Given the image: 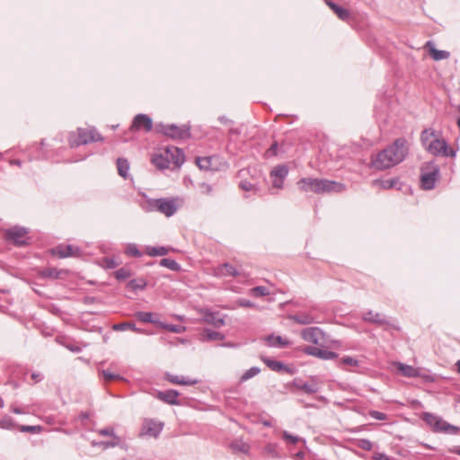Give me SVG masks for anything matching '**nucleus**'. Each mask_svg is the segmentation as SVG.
<instances>
[{"label": "nucleus", "instance_id": "obj_36", "mask_svg": "<svg viewBox=\"0 0 460 460\" xmlns=\"http://www.w3.org/2000/svg\"><path fill=\"white\" fill-rule=\"evenodd\" d=\"M137 318L141 321V322H144V323H156L154 319H153V314L151 313H148V312H138L137 314H136Z\"/></svg>", "mask_w": 460, "mask_h": 460}, {"label": "nucleus", "instance_id": "obj_17", "mask_svg": "<svg viewBox=\"0 0 460 460\" xmlns=\"http://www.w3.org/2000/svg\"><path fill=\"white\" fill-rule=\"evenodd\" d=\"M200 313L202 314V320L205 323L212 324L215 327H219L224 324V319L218 313H210L206 310H201Z\"/></svg>", "mask_w": 460, "mask_h": 460}, {"label": "nucleus", "instance_id": "obj_40", "mask_svg": "<svg viewBox=\"0 0 460 460\" xmlns=\"http://www.w3.org/2000/svg\"><path fill=\"white\" fill-rule=\"evenodd\" d=\"M259 373V369L257 368H251L248 371H246L243 376H242V380H248L249 378L256 376Z\"/></svg>", "mask_w": 460, "mask_h": 460}, {"label": "nucleus", "instance_id": "obj_16", "mask_svg": "<svg viewBox=\"0 0 460 460\" xmlns=\"http://www.w3.org/2000/svg\"><path fill=\"white\" fill-rule=\"evenodd\" d=\"M425 48L429 50L431 58L436 61L447 59L450 57V53L448 51L437 49L435 48V44L430 40L426 43Z\"/></svg>", "mask_w": 460, "mask_h": 460}, {"label": "nucleus", "instance_id": "obj_15", "mask_svg": "<svg viewBox=\"0 0 460 460\" xmlns=\"http://www.w3.org/2000/svg\"><path fill=\"white\" fill-rule=\"evenodd\" d=\"M398 373L406 377H416L420 376V369L400 362L394 364Z\"/></svg>", "mask_w": 460, "mask_h": 460}, {"label": "nucleus", "instance_id": "obj_47", "mask_svg": "<svg viewBox=\"0 0 460 460\" xmlns=\"http://www.w3.org/2000/svg\"><path fill=\"white\" fill-rule=\"evenodd\" d=\"M302 389L307 394H314L317 392V388L314 385H304Z\"/></svg>", "mask_w": 460, "mask_h": 460}, {"label": "nucleus", "instance_id": "obj_31", "mask_svg": "<svg viewBox=\"0 0 460 460\" xmlns=\"http://www.w3.org/2000/svg\"><path fill=\"white\" fill-rule=\"evenodd\" d=\"M168 249L160 246V247H147L146 253L150 256H164L167 254Z\"/></svg>", "mask_w": 460, "mask_h": 460}, {"label": "nucleus", "instance_id": "obj_28", "mask_svg": "<svg viewBox=\"0 0 460 460\" xmlns=\"http://www.w3.org/2000/svg\"><path fill=\"white\" fill-rule=\"evenodd\" d=\"M290 319L299 324H310L314 322V317L308 314L292 315Z\"/></svg>", "mask_w": 460, "mask_h": 460}, {"label": "nucleus", "instance_id": "obj_33", "mask_svg": "<svg viewBox=\"0 0 460 460\" xmlns=\"http://www.w3.org/2000/svg\"><path fill=\"white\" fill-rule=\"evenodd\" d=\"M364 320L371 322V323H382L384 322L382 316L379 314L373 313V312H368V313L365 314Z\"/></svg>", "mask_w": 460, "mask_h": 460}, {"label": "nucleus", "instance_id": "obj_51", "mask_svg": "<svg viewBox=\"0 0 460 460\" xmlns=\"http://www.w3.org/2000/svg\"><path fill=\"white\" fill-rule=\"evenodd\" d=\"M284 180H279V178H274L272 181V185L274 188L282 189L283 188Z\"/></svg>", "mask_w": 460, "mask_h": 460}, {"label": "nucleus", "instance_id": "obj_27", "mask_svg": "<svg viewBox=\"0 0 460 460\" xmlns=\"http://www.w3.org/2000/svg\"><path fill=\"white\" fill-rule=\"evenodd\" d=\"M117 168L119 174L126 179L129 171V164L128 160L124 158H118Z\"/></svg>", "mask_w": 460, "mask_h": 460}, {"label": "nucleus", "instance_id": "obj_14", "mask_svg": "<svg viewBox=\"0 0 460 460\" xmlns=\"http://www.w3.org/2000/svg\"><path fill=\"white\" fill-rule=\"evenodd\" d=\"M79 250L75 248L73 245H58L52 249V254L58 256L59 258H66L69 256H74L75 253H78Z\"/></svg>", "mask_w": 460, "mask_h": 460}, {"label": "nucleus", "instance_id": "obj_63", "mask_svg": "<svg viewBox=\"0 0 460 460\" xmlns=\"http://www.w3.org/2000/svg\"><path fill=\"white\" fill-rule=\"evenodd\" d=\"M13 412H15V413H17V414H20V413H21V411H20V410H18V409H14V410H13Z\"/></svg>", "mask_w": 460, "mask_h": 460}, {"label": "nucleus", "instance_id": "obj_8", "mask_svg": "<svg viewBox=\"0 0 460 460\" xmlns=\"http://www.w3.org/2000/svg\"><path fill=\"white\" fill-rule=\"evenodd\" d=\"M153 128L152 119L146 114H137L133 119L132 124L129 128L130 132L144 130L150 132Z\"/></svg>", "mask_w": 460, "mask_h": 460}, {"label": "nucleus", "instance_id": "obj_30", "mask_svg": "<svg viewBox=\"0 0 460 460\" xmlns=\"http://www.w3.org/2000/svg\"><path fill=\"white\" fill-rule=\"evenodd\" d=\"M262 360L273 371L280 372L283 370H287V367H285L279 361L272 360L270 358H263Z\"/></svg>", "mask_w": 460, "mask_h": 460}, {"label": "nucleus", "instance_id": "obj_21", "mask_svg": "<svg viewBox=\"0 0 460 460\" xmlns=\"http://www.w3.org/2000/svg\"><path fill=\"white\" fill-rule=\"evenodd\" d=\"M171 163L176 166L181 165L185 161V155L183 152L174 146L168 147Z\"/></svg>", "mask_w": 460, "mask_h": 460}, {"label": "nucleus", "instance_id": "obj_7", "mask_svg": "<svg viewBox=\"0 0 460 460\" xmlns=\"http://www.w3.org/2000/svg\"><path fill=\"white\" fill-rule=\"evenodd\" d=\"M161 132L173 139H185L190 137V127H178L174 124L160 125Z\"/></svg>", "mask_w": 460, "mask_h": 460}, {"label": "nucleus", "instance_id": "obj_22", "mask_svg": "<svg viewBox=\"0 0 460 460\" xmlns=\"http://www.w3.org/2000/svg\"><path fill=\"white\" fill-rule=\"evenodd\" d=\"M179 393L175 390H167L165 392H158L156 397L169 404H178L177 397Z\"/></svg>", "mask_w": 460, "mask_h": 460}, {"label": "nucleus", "instance_id": "obj_38", "mask_svg": "<svg viewBox=\"0 0 460 460\" xmlns=\"http://www.w3.org/2000/svg\"><path fill=\"white\" fill-rule=\"evenodd\" d=\"M197 164L201 169H208L210 165V158L208 157H203V158H197Z\"/></svg>", "mask_w": 460, "mask_h": 460}, {"label": "nucleus", "instance_id": "obj_43", "mask_svg": "<svg viewBox=\"0 0 460 460\" xmlns=\"http://www.w3.org/2000/svg\"><path fill=\"white\" fill-rule=\"evenodd\" d=\"M370 416L374 419L379 420H386V415L383 412L377 411H372L369 412Z\"/></svg>", "mask_w": 460, "mask_h": 460}, {"label": "nucleus", "instance_id": "obj_61", "mask_svg": "<svg viewBox=\"0 0 460 460\" xmlns=\"http://www.w3.org/2000/svg\"><path fill=\"white\" fill-rule=\"evenodd\" d=\"M457 372L460 373V359L456 362Z\"/></svg>", "mask_w": 460, "mask_h": 460}, {"label": "nucleus", "instance_id": "obj_64", "mask_svg": "<svg viewBox=\"0 0 460 460\" xmlns=\"http://www.w3.org/2000/svg\"><path fill=\"white\" fill-rule=\"evenodd\" d=\"M456 453L460 455V447L458 449L456 450Z\"/></svg>", "mask_w": 460, "mask_h": 460}, {"label": "nucleus", "instance_id": "obj_32", "mask_svg": "<svg viewBox=\"0 0 460 460\" xmlns=\"http://www.w3.org/2000/svg\"><path fill=\"white\" fill-rule=\"evenodd\" d=\"M160 265L165 268H168L172 270H180V265L172 259L164 258L160 261Z\"/></svg>", "mask_w": 460, "mask_h": 460}, {"label": "nucleus", "instance_id": "obj_35", "mask_svg": "<svg viewBox=\"0 0 460 460\" xmlns=\"http://www.w3.org/2000/svg\"><path fill=\"white\" fill-rule=\"evenodd\" d=\"M114 274L115 278L119 280H125L131 276L130 270L127 268H120Z\"/></svg>", "mask_w": 460, "mask_h": 460}, {"label": "nucleus", "instance_id": "obj_55", "mask_svg": "<svg viewBox=\"0 0 460 460\" xmlns=\"http://www.w3.org/2000/svg\"><path fill=\"white\" fill-rule=\"evenodd\" d=\"M128 252L131 255H134V256H140L141 255L140 252L138 251V249L137 247H130L128 249Z\"/></svg>", "mask_w": 460, "mask_h": 460}, {"label": "nucleus", "instance_id": "obj_62", "mask_svg": "<svg viewBox=\"0 0 460 460\" xmlns=\"http://www.w3.org/2000/svg\"><path fill=\"white\" fill-rule=\"evenodd\" d=\"M242 305H246V306H251L252 305V304L249 303V302H242Z\"/></svg>", "mask_w": 460, "mask_h": 460}, {"label": "nucleus", "instance_id": "obj_58", "mask_svg": "<svg viewBox=\"0 0 460 460\" xmlns=\"http://www.w3.org/2000/svg\"><path fill=\"white\" fill-rule=\"evenodd\" d=\"M43 276L44 277H54L53 270H49L44 271L43 272Z\"/></svg>", "mask_w": 460, "mask_h": 460}, {"label": "nucleus", "instance_id": "obj_5", "mask_svg": "<svg viewBox=\"0 0 460 460\" xmlns=\"http://www.w3.org/2000/svg\"><path fill=\"white\" fill-rule=\"evenodd\" d=\"M421 419L429 425L430 429L436 433H446V434H456L459 431V428L454 426L441 417L429 412H423Z\"/></svg>", "mask_w": 460, "mask_h": 460}, {"label": "nucleus", "instance_id": "obj_46", "mask_svg": "<svg viewBox=\"0 0 460 460\" xmlns=\"http://www.w3.org/2000/svg\"><path fill=\"white\" fill-rule=\"evenodd\" d=\"M103 263H104L105 267L108 269H114L118 266L115 260L111 259V258L104 259Z\"/></svg>", "mask_w": 460, "mask_h": 460}, {"label": "nucleus", "instance_id": "obj_41", "mask_svg": "<svg viewBox=\"0 0 460 460\" xmlns=\"http://www.w3.org/2000/svg\"><path fill=\"white\" fill-rule=\"evenodd\" d=\"M239 186L245 191L254 190V185L248 181H242Z\"/></svg>", "mask_w": 460, "mask_h": 460}, {"label": "nucleus", "instance_id": "obj_4", "mask_svg": "<svg viewBox=\"0 0 460 460\" xmlns=\"http://www.w3.org/2000/svg\"><path fill=\"white\" fill-rule=\"evenodd\" d=\"M102 140V136L94 128H78L76 131L71 132L68 137L69 145L72 147Z\"/></svg>", "mask_w": 460, "mask_h": 460}, {"label": "nucleus", "instance_id": "obj_13", "mask_svg": "<svg viewBox=\"0 0 460 460\" xmlns=\"http://www.w3.org/2000/svg\"><path fill=\"white\" fill-rule=\"evenodd\" d=\"M153 164L159 169L169 168L171 164L169 148L164 149L163 153L155 154L152 158Z\"/></svg>", "mask_w": 460, "mask_h": 460}, {"label": "nucleus", "instance_id": "obj_56", "mask_svg": "<svg viewBox=\"0 0 460 460\" xmlns=\"http://www.w3.org/2000/svg\"><path fill=\"white\" fill-rule=\"evenodd\" d=\"M219 119V120H220V122H221V123H223V124H229V123H232V121H231L229 119H227L226 117H225V116L219 117V119Z\"/></svg>", "mask_w": 460, "mask_h": 460}, {"label": "nucleus", "instance_id": "obj_59", "mask_svg": "<svg viewBox=\"0 0 460 460\" xmlns=\"http://www.w3.org/2000/svg\"><path fill=\"white\" fill-rule=\"evenodd\" d=\"M103 375H104V377H105L106 380H111V379H113L115 377L113 375L109 374L107 372H104Z\"/></svg>", "mask_w": 460, "mask_h": 460}, {"label": "nucleus", "instance_id": "obj_26", "mask_svg": "<svg viewBox=\"0 0 460 460\" xmlns=\"http://www.w3.org/2000/svg\"><path fill=\"white\" fill-rule=\"evenodd\" d=\"M288 173V169L286 165L280 164L274 167L270 172L272 178H279V180H285Z\"/></svg>", "mask_w": 460, "mask_h": 460}, {"label": "nucleus", "instance_id": "obj_29", "mask_svg": "<svg viewBox=\"0 0 460 460\" xmlns=\"http://www.w3.org/2000/svg\"><path fill=\"white\" fill-rule=\"evenodd\" d=\"M437 136H438V135L436 133V131H434L432 129H424L421 132L420 141H421L422 145L425 146V148H427V146L430 143V140H432Z\"/></svg>", "mask_w": 460, "mask_h": 460}, {"label": "nucleus", "instance_id": "obj_42", "mask_svg": "<svg viewBox=\"0 0 460 460\" xmlns=\"http://www.w3.org/2000/svg\"><path fill=\"white\" fill-rule=\"evenodd\" d=\"M21 430L25 432H40L41 428L40 426H22Z\"/></svg>", "mask_w": 460, "mask_h": 460}, {"label": "nucleus", "instance_id": "obj_1", "mask_svg": "<svg viewBox=\"0 0 460 460\" xmlns=\"http://www.w3.org/2000/svg\"><path fill=\"white\" fill-rule=\"evenodd\" d=\"M406 139L401 137L371 156L370 166L378 171L392 168L402 163L408 155Z\"/></svg>", "mask_w": 460, "mask_h": 460}, {"label": "nucleus", "instance_id": "obj_25", "mask_svg": "<svg viewBox=\"0 0 460 460\" xmlns=\"http://www.w3.org/2000/svg\"><path fill=\"white\" fill-rule=\"evenodd\" d=\"M266 341L269 346L285 347L289 344V341L281 336H268Z\"/></svg>", "mask_w": 460, "mask_h": 460}, {"label": "nucleus", "instance_id": "obj_3", "mask_svg": "<svg viewBox=\"0 0 460 460\" xmlns=\"http://www.w3.org/2000/svg\"><path fill=\"white\" fill-rule=\"evenodd\" d=\"M141 208L146 212H159L170 217L176 213L179 204L174 198L147 199Z\"/></svg>", "mask_w": 460, "mask_h": 460}, {"label": "nucleus", "instance_id": "obj_34", "mask_svg": "<svg viewBox=\"0 0 460 460\" xmlns=\"http://www.w3.org/2000/svg\"><path fill=\"white\" fill-rule=\"evenodd\" d=\"M158 325L169 332L180 333L185 331V327L181 325H172V324H164L162 323H159Z\"/></svg>", "mask_w": 460, "mask_h": 460}, {"label": "nucleus", "instance_id": "obj_11", "mask_svg": "<svg viewBox=\"0 0 460 460\" xmlns=\"http://www.w3.org/2000/svg\"><path fill=\"white\" fill-rule=\"evenodd\" d=\"M439 176V169L434 166L430 172H423L420 177L421 187L424 190H432Z\"/></svg>", "mask_w": 460, "mask_h": 460}, {"label": "nucleus", "instance_id": "obj_23", "mask_svg": "<svg viewBox=\"0 0 460 460\" xmlns=\"http://www.w3.org/2000/svg\"><path fill=\"white\" fill-rule=\"evenodd\" d=\"M327 4L341 20L348 21L349 19L350 13L348 9L342 8L334 3L328 2Z\"/></svg>", "mask_w": 460, "mask_h": 460}, {"label": "nucleus", "instance_id": "obj_6", "mask_svg": "<svg viewBox=\"0 0 460 460\" xmlns=\"http://www.w3.org/2000/svg\"><path fill=\"white\" fill-rule=\"evenodd\" d=\"M430 154L434 155L450 156L454 157L456 152L454 150H448L447 142L440 138L438 136L430 140V143L426 148Z\"/></svg>", "mask_w": 460, "mask_h": 460}, {"label": "nucleus", "instance_id": "obj_18", "mask_svg": "<svg viewBox=\"0 0 460 460\" xmlns=\"http://www.w3.org/2000/svg\"><path fill=\"white\" fill-rule=\"evenodd\" d=\"M304 352L308 355H312V356H314V357H317V358H320L323 359H332V358H335L337 357L336 353H334L332 351L323 350L318 348H313V347L305 348Z\"/></svg>", "mask_w": 460, "mask_h": 460}, {"label": "nucleus", "instance_id": "obj_9", "mask_svg": "<svg viewBox=\"0 0 460 460\" xmlns=\"http://www.w3.org/2000/svg\"><path fill=\"white\" fill-rule=\"evenodd\" d=\"M302 338L308 342L314 344H322L324 341V334L321 329L317 327H310L301 332Z\"/></svg>", "mask_w": 460, "mask_h": 460}, {"label": "nucleus", "instance_id": "obj_50", "mask_svg": "<svg viewBox=\"0 0 460 460\" xmlns=\"http://www.w3.org/2000/svg\"><path fill=\"white\" fill-rule=\"evenodd\" d=\"M265 450L268 452V454L271 456L276 455V446L273 444H269L266 446Z\"/></svg>", "mask_w": 460, "mask_h": 460}, {"label": "nucleus", "instance_id": "obj_2", "mask_svg": "<svg viewBox=\"0 0 460 460\" xmlns=\"http://www.w3.org/2000/svg\"><path fill=\"white\" fill-rule=\"evenodd\" d=\"M297 185L303 192H314L316 194L341 192L345 190L344 184L326 179H318L312 177L302 178Z\"/></svg>", "mask_w": 460, "mask_h": 460}, {"label": "nucleus", "instance_id": "obj_24", "mask_svg": "<svg viewBox=\"0 0 460 460\" xmlns=\"http://www.w3.org/2000/svg\"><path fill=\"white\" fill-rule=\"evenodd\" d=\"M398 182L399 181L395 178L388 180H376L373 181V185L377 186L383 190H389L394 188Z\"/></svg>", "mask_w": 460, "mask_h": 460}, {"label": "nucleus", "instance_id": "obj_54", "mask_svg": "<svg viewBox=\"0 0 460 460\" xmlns=\"http://www.w3.org/2000/svg\"><path fill=\"white\" fill-rule=\"evenodd\" d=\"M264 290L265 289H259V288L252 289L253 296L256 297H259V296L269 295V293L264 292Z\"/></svg>", "mask_w": 460, "mask_h": 460}, {"label": "nucleus", "instance_id": "obj_12", "mask_svg": "<svg viewBox=\"0 0 460 460\" xmlns=\"http://www.w3.org/2000/svg\"><path fill=\"white\" fill-rule=\"evenodd\" d=\"M163 425L153 420H146L142 428L141 435L145 437L156 438L161 432Z\"/></svg>", "mask_w": 460, "mask_h": 460}, {"label": "nucleus", "instance_id": "obj_37", "mask_svg": "<svg viewBox=\"0 0 460 460\" xmlns=\"http://www.w3.org/2000/svg\"><path fill=\"white\" fill-rule=\"evenodd\" d=\"M202 335L205 340H222L223 338L219 332L210 331H205Z\"/></svg>", "mask_w": 460, "mask_h": 460}, {"label": "nucleus", "instance_id": "obj_20", "mask_svg": "<svg viewBox=\"0 0 460 460\" xmlns=\"http://www.w3.org/2000/svg\"><path fill=\"white\" fill-rule=\"evenodd\" d=\"M166 379L173 385H193L198 383L197 379L175 376V375H172L169 373L166 374Z\"/></svg>", "mask_w": 460, "mask_h": 460}, {"label": "nucleus", "instance_id": "obj_19", "mask_svg": "<svg viewBox=\"0 0 460 460\" xmlns=\"http://www.w3.org/2000/svg\"><path fill=\"white\" fill-rule=\"evenodd\" d=\"M215 274L219 277L237 276L239 275L238 270L229 263H224L218 265L215 269Z\"/></svg>", "mask_w": 460, "mask_h": 460}, {"label": "nucleus", "instance_id": "obj_39", "mask_svg": "<svg viewBox=\"0 0 460 460\" xmlns=\"http://www.w3.org/2000/svg\"><path fill=\"white\" fill-rule=\"evenodd\" d=\"M283 438L287 441V442H289L291 444H296L299 441V438L298 437H296V436H293V435H290L288 434L287 431H284L283 432Z\"/></svg>", "mask_w": 460, "mask_h": 460}, {"label": "nucleus", "instance_id": "obj_57", "mask_svg": "<svg viewBox=\"0 0 460 460\" xmlns=\"http://www.w3.org/2000/svg\"><path fill=\"white\" fill-rule=\"evenodd\" d=\"M10 164H13V165L21 166V164H22V161H21V160H18V159H13V160H11V161H10Z\"/></svg>", "mask_w": 460, "mask_h": 460}, {"label": "nucleus", "instance_id": "obj_52", "mask_svg": "<svg viewBox=\"0 0 460 460\" xmlns=\"http://www.w3.org/2000/svg\"><path fill=\"white\" fill-rule=\"evenodd\" d=\"M373 458L375 460H391L386 455L382 453H375Z\"/></svg>", "mask_w": 460, "mask_h": 460}, {"label": "nucleus", "instance_id": "obj_53", "mask_svg": "<svg viewBox=\"0 0 460 460\" xmlns=\"http://www.w3.org/2000/svg\"><path fill=\"white\" fill-rule=\"evenodd\" d=\"M278 144L275 142L271 145V146L267 150L268 155H275L277 154Z\"/></svg>", "mask_w": 460, "mask_h": 460}, {"label": "nucleus", "instance_id": "obj_48", "mask_svg": "<svg viewBox=\"0 0 460 460\" xmlns=\"http://www.w3.org/2000/svg\"><path fill=\"white\" fill-rule=\"evenodd\" d=\"M342 363L349 366H356L358 362L351 357H345L342 358Z\"/></svg>", "mask_w": 460, "mask_h": 460}, {"label": "nucleus", "instance_id": "obj_60", "mask_svg": "<svg viewBox=\"0 0 460 460\" xmlns=\"http://www.w3.org/2000/svg\"><path fill=\"white\" fill-rule=\"evenodd\" d=\"M248 446L245 445V444H242V446L238 448V450L242 451V452H247L248 451Z\"/></svg>", "mask_w": 460, "mask_h": 460}, {"label": "nucleus", "instance_id": "obj_49", "mask_svg": "<svg viewBox=\"0 0 460 460\" xmlns=\"http://www.w3.org/2000/svg\"><path fill=\"white\" fill-rule=\"evenodd\" d=\"M146 286V283L144 282V281L137 282L136 280H131L129 282V287L128 288H145Z\"/></svg>", "mask_w": 460, "mask_h": 460}, {"label": "nucleus", "instance_id": "obj_45", "mask_svg": "<svg viewBox=\"0 0 460 460\" xmlns=\"http://www.w3.org/2000/svg\"><path fill=\"white\" fill-rule=\"evenodd\" d=\"M128 328L135 330L134 325L131 324V323H120V324H115L113 326V329L117 330V331H122V330H125V329H128Z\"/></svg>", "mask_w": 460, "mask_h": 460}, {"label": "nucleus", "instance_id": "obj_44", "mask_svg": "<svg viewBox=\"0 0 460 460\" xmlns=\"http://www.w3.org/2000/svg\"><path fill=\"white\" fill-rule=\"evenodd\" d=\"M358 446L364 450H370L372 448V443L367 439L359 440Z\"/></svg>", "mask_w": 460, "mask_h": 460}, {"label": "nucleus", "instance_id": "obj_10", "mask_svg": "<svg viewBox=\"0 0 460 460\" xmlns=\"http://www.w3.org/2000/svg\"><path fill=\"white\" fill-rule=\"evenodd\" d=\"M6 237L15 244L22 246L27 243V231L23 227L14 226L5 233Z\"/></svg>", "mask_w": 460, "mask_h": 460}]
</instances>
